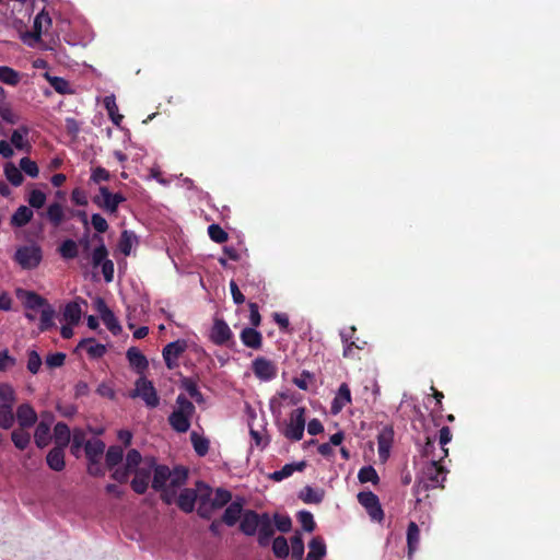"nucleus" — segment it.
<instances>
[{
	"mask_svg": "<svg viewBox=\"0 0 560 560\" xmlns=\"http://www.w3.org/2000/svg\"><path fill=\"white\" fill-rule=\"evenodd\" d=\"M57 250L65 260L74 259L79 255L78 243L71 238L65 240Z\"/></svg>",
	"mask_w": 560,
	"mask_h": 560,
	"instance_id": "nucleus-33",
	"label": "nucleus"
},
{
	"mask_svg": "<svg viewBox=\"0 0 560 560\" xmlns=\"http://www.w3.org/2000/svg\"><path fill=\"white\" fill-rule=\"evenodd\" d=\"M187 341L185 339H177L167 343L162 351L165 365L168 370L176 369L179 357L186 351Z\"/></svg>",
	"mask_w": 560,
	"mask_h": 560,
	"instance_id": "nucleus-10",
	"label": "nucleus"
},
{
	"mask_svg": "<svg viewBox=\"0 0 560 560\" xmlns=\"http://www.w3.org/2000/svg\"><path fill=\"white\" fill-rule=\"evenodd\" d=\"M420 540V529L415 522H410L407 528V545H408V555L411 556L419 544Z\"/></svg>",
	"mask_w": 560,
	"mask_h": 560,
	"instance_id": "nucleus-40",
	"label": "nucleus"
},
{
	"mask_svg": "<svg viewBox=\"0 0 560 560\" xmlns=\"http://www.w3.org/2000/svg\"><path fill=\"white\" fill-rule=\"evenodd\" d=\"M298 521L301 523L303 529L307 533L314 532L316 524L313 514L308 511H300L298 513Z\"/></svg>",
	"mask_w": 560,
	"mask_h": 560,
	"instance_id": "nucleus-59",
	"label": "nucleus"
},
{
	"mask_svg": "<svg viewBox=\"0 0 560 560\" xmlns=\"http://www.w3.org/2000/svg\"><path fill=\"white\" fill-rule=\"evenodd\" d=\"M48 467L54 471H61L66 467L65 448L54 446L46 456Z\"/></svg>",
	"mask_w": 560,
	"mask_h": 560,
	"instance_id": "nucleus-23",
	"label": "nucleus"
},
{
	"mask_svg": "<svg viewBox=\"0 0 560 560\" xmlns=\"http://www.w3.org/2000/svg\"><path fill=\"white\" fill-rule=\"evenodd\" d=\"M93 240H97L100 242L98 246H96L91 254L92 266L97 268L103 264V261L108 259V250L103 242V237L95 234Z\"/></svg>",
	"mask_w": 560,
	"mask_h": 560,
	"instance_id": "nucleus-32",
	"label": "nucleus"
},
{
	"mask_svg": "<svg viewBox=\"0 0 560 560\" xmlns=\"http://www.w3.org/2000/svg\"><path fill=\"white\" fill-rule=\"evenodd\" d=\"M291 549H292V558L295 560H302L304 555V542L300 533H295L291 537Z\"/></svg>",
	"mask_w": 560,
	"mask_h": 560,
	"instance_id": "nucleus-56",
	"label": "nucleus"
},
{
	"mask_svg": "<svg viewBox=\"0 0 560 560\" xmlns=\"http://www.w3.org/2000/svg\"><path fill=\"white\" fill-rule=\"evenodd\" d=\"M240 338L247 348L258 350L262 346V335L256 328L245 327L241 331Z\"/></svg>",
	"mask_w": 560,
	"mask_h": 560,
	"instance_id": "nucleus-21",
	"label": "nucleus"
},
{
	"mask_svg": "<svg viewBox=\"0 0 560 560\" xmlns=\"http://www.w3.org/2000/svg\"><path fill=\"white\" fill-rule=\"evenodd\" d=\"M27 202L32 208L40 209L46 202V195L39 189H33L28 194Z\"/></svg>",
	"mask_w": 560,
	"mask_h": 560,
	"instance_id": "nucleus-60",
	"label": "nucleus"
},
{
	"mask_svg": "<svg viewBox=\"0 0 560 560\" xmlns=\"http://www.w3.org/2000/svg\"><path fill=\"white\" fill-rule=\"evenodd\" d=\"M214 506H212V502H208L205 497L200 499V503L197 510L198 515L203 520H210L212 513L214 511Z\"/></svg>",
	"mask_w": 560,
	"mask_h": 560,
	"instance_id": "nucleus-64",
	"label": "nucleus"
},
{
	"mask_svg": "<svg viewBox=\"0 0 560 560\" xmlns=\"http://www.w3.org/2000/svg\"><path fill=\"white\" fill-rule=\"evenodd\" d=\"M209 337L214 345L224 346L232 339L233 332L224 319L215 318Z\"/></svg>",
	"mask_w": 560,
	"mask_h": 560,
	"instance_id": "nucleus-13",
	"label": "nucleus"
},
{
	"mask_svg": "<svg viewBox=\"0 0 560 560\" xmlns=\"http://www.w3.org/2000/svg\"><path fill=\"white\" fill-rule=\"evenodd\" d=\"M357 328L351 326L348 331H341L340 338L343 343V357L347 359H357L360 360V357L357 354L355 350H362L366 346V341H360L358 338H354Z\"/></svg>",
	"mask_w": 560,
	"mask_h": 560,
	"instance_id": "nucleus-8",
	"label": "nucleus"
},
{
	"mask_svg": "<svg viewBox=\"0 0 560 560\" xmlns=\"http://www.w3.org/2000/svg\"><path fill=\"white\" fill-rule=\"evenodd\" d=\"M190 441L198 456H206L209 452V440L197 432L190 433Z\"/></svg>",
	"mask_w": 560,
	"mask_h": 560,
	"instance_id": "nucleus-46",
	"label": "nucleus"
},
{
	"mask_svg": "<svg viewBox=\"0 0 560 560\" xmlns=\"http://www.w3.org/2000/svg\"><path fill=\"white\" fill-rule=\"evenodd\" d=\"M305 466V462L285 464L280 470L273 471L269 477L273 481H281L290 477L294 471H302Z\"/></svg>",
	"mask_w": 560,
	"mask_h": 560,
	"instance_id": "nucleus-28",
	"label": "nucleus"
},
{
	"mask_svg": "<svg viewBox=\"0 0 560 560\" xmlns=\"http://www.w3.org/2000/svg\"><path fill=\"white\" fill-rule=\"evenodd\" d=\"M131 398L140 397L147 407L156 408L160 397L153 383L145 377H139L135 383V389L129 395Z\"/></svg>",
	"mask_w": 560,
	"mask_h": 560,
	"instance_id": "nucleus-4",
	"label": "nucleus"
},
{
	"mask_svg": "<svg viewBox=\"0 0 560 560\" xmlns=\"http://www.w3.org/2000/svg\"><path fill=\"white\" fill-rule=\"evenodd\" d=\"M46 215L48 221L58 228L65 221L63 208L59 202H52L48 206Z\"/></svg>",
	"mask_w": 560,
	"mask_h": 560,
	"instance_id": "nucleus-36",
	"label": "nucleus"
},
{
	"mask_svg": "<svg viewBox=\"0 0 560 560\" xmlns=\"http://www.w3.org/2000/svg\"><path fill=\"white\" fill-rule=\"evenodd\" d=\"M358 502L366 510L373 521L381 522L384 518V511L381 506L378 497L372 491L359 492Z\"/></svg>",
	"mask_w": 560,
	"mask_h": 560,
	"instance_id": "nucleus-7",
	"label": "nucleus"
},
{
	"mask_svg": "<svg viewBox=\"0 0 560 560\" xmlns=\"http://www.w3.org/2000/svg\"><path fill=\"white\" fill-rule=\"evenodd\" d=\"M393 430L386 429L377 436L378 454L381 457H386L389 453L392 445Z\"/></svg>",
	"mask_w": 560,
	"mask_h": 560,
	"instance_id": "nucleus-45",
	"label": "nucleus"
},
{
	"mask_svg": "<svg viewBox=\"0 0 560 560\" xmlns=\"http://www.w3.org/2000/svg\"><path fill=\"white\" fill-rule=\"evenodd\" d=\"M358 479L361 483L372 482L377 485L380 477L373 466H363L358 472Z\"/></svg>",
	"mask_w": 560,
	"mask_h": 560,
	"instance_id": "nucleus-49",
	"label": "nucleus"
},
{
	"mask_svg": "<svg viewBox=\"0 0 560 560\" xmlns=\"http://www.w3.org/2000/svg\"><path fill=\"white\" fill-rule=\"evenodd\" d=\"M124 458V450L121 446L112 445L105 455V463L108 469H114Z\"/></svg>",
	"mask_w": 560,
	"mask_h": 560,
	"instance_id": "nucleus-39",
	"label": "nucleus"
},
{
	"mask_svg": "<svg viewBox=\"0 0 560 560\" xmlns=\"http://www.w3.org/2000/svg\"><path fill=\"white\" fill-rule=\"evenodd\" d=\"M195 411L194 404L185 395L179 394L176 398V408L168 416L170 425L178 433H186Z\"/></svg>",
	"mask_w": 560,
	"mask_h": 560,
	"instance_id": "nucleus-1",
	"label": "nucleus"
},
{
	"mask_svg": "<svg viewBox=\"0 0 560 560\" xmlns=\"http://www.w3.org/2000/svg\"><path fill=\"white\" fill-rule=\"evenodd\" d=\"M42 358L36 350L27 351V370L32 374H37L42 366Z\"/></svg>",
	"mask_w": 560,
	"mask_h": 560,
	"instance_id": "nucleus-58",
	"label": "nucleus"
},
{
	"mask_svg": "<svg viewBox=\"0 0 560 560\" xmlns=\"http://www.w3.org/2000/svg\"><path fill=\"white\" fill-rule=\"evenodd\" d=\"M324 495L323 489H314L311 486L304 487L299 493V498L306 504H319Z\"/></svg>",
	"mask_w": 560,
	"mask_h": 560,
	"instance_id": "nucleus-27",
	"label": "nucleus"
},
{
	"mask_svg": "<svg viewBox=\"0 0 560 560\" xmlns=\"http://www.w3.org/2000/svg\"><path fill=\"white\" fill-rule=\"evenodd\" d=\"M275 526L281 533H289L292 528V521L288 515H280L276 513L273 515Z\"/></svg>",
	"mask_w": 560,
	"mask_h": 560,
	"instance_id": "nucleus-62",
	"label": "nucleus"
},
{
	"mask_svg": "<svg viewBox=\"0 0 560 560\" xmlns=\"http://www.w3.org/2000/svg\"><path fill=\"white\" fill-rule=\"evenodd\" d=\"M127 359L131 368L138 373L142 374L149 366V362L145 355L136 347H131L127 350Z\"/></svg>",
	"mask_w": 560,
	"mask_h": 560,
	"instance_id": "nucleus-22",
	"label": "nucleus"
},
{
	"mask_svg": "<svg viewBox=\"0 0 560 560\" xmlns=\"http://www.w3.org/2000/svg\"><path fill=\"white\" fill-rule=\"evenodd\" d=\"M243 506L244 503L242 499L231 502L225 509L221 522L230 527L234 526L240 521L241 516H243Z\"/></svg>",
	"mask_w": 560,
	"mask_h": 560,
	"instance_id": "nucleus-17",
	"label": "nucleus"
},
{
	"mask_svg": "<svg viewBox=\"0 0 560 560\" xmlns=\"http://www.w3.org/2000/svg\"><path fill=\"white\" fill-rule=\"evenodd\" d=\"M310 551L307 553L306 560H322V558L326 555V545L322 538L315 537L310 544Z\"/></svg>",
	"mask_w": 560,
	"mask_h": 560,
	"instance_id": "nucleus-35",
	"label": "nucleus"
},
{
	"mask_svg": "<svg viewBox=\"0 0 560 560\" xmlns=\"http://www.w3.org/2000/svg\"><path fill=\"white\" fill-rule=\"evenodd\" d=\"M452 440V432L448 427H442L439 432V443L441 445L440 459H444L448 456V448L445 447Z\"/></svg>",
	"mask_w": 560,
	"mask_h": 560,
	"instance_id": "nucleus-55",
	"label": "nucleus"
},
{
	"mask_svg": "<svg viewBox=\"0 0 560 560\" xmlns=\"http://www.w3.org/2000/svg\"><path fill=\"white\" fill-rule=\"evenodd\" d=\"M232 500V493L223 488H218L214 492V497L211 499L212 506L219 510L229 504Z\"/></svg>",
	"mask_w": 560,
	"mask_h": 560,
	"instance_id": "nucleus-48",
	"label": "nucleus"
},
{
	"mask_svg": "<svg viewBox=\"0 0 560 560\" xmlns=\"http://www.w3.org/2000/svg\"><path fill=\"white\" fill-rule=\"evenodd\" d=\"M103 103L113 124L119 126L121 120L124 119V116L118 113V106L116 104L115 96H105Z\"/></svg>",
	"mask_w": 560,
	"mask_h": 560,
	"instance_id": "nucleus-41",
	"label": "nucleus"
},
{
	"mask_svg": "<svg viewBox=\"0 0 560 560\" xmlns=\"http://www.w3.org/2000/svg\"><path fill=\"white\" fill-rule=\"evenodd\" d=\"M88 441H85V433L83 430L81 429H75L73 431V435H72V442H71V454L74 455L75 457H79V453H80V450L82 446L85 447V443Z\"/></svg>",
	"mask_w": 560,
	"mask_h": 560,
	"instance_id": "nucleus-54",
	"label": "nucleus"
},
{
	"mask_svg": "<svg viewBox=\"0 0 560 560\" xmlns=\"http://www.w3.org/2000/svg\"><path fill=\"white\" fill-rule=\"evenodd\" d=\"M180 387L187 392V394L197 402L202 404L205 401L202 393L199 390L197 382L191 377H182Z\"/></svg>",
	"mask_w": 560,
	"mask_h": 560,
	"instance_id": "nucleus-31",
	"label": "nucleus"
},
{
	"mask_svg": "<svg viewBox=\"0 0 560 560\" xmlns=\"http://www.w3.org/2000/svg\"><path fill=\"white\" fill-rule=\"evenodd\" d=\"M262 522V513L259 514L254 510H246L243 513L240 530L246 536L256 535L260 524Z\"/></svg>",
	"mask_w": 560,
	"mask_h": 560,
	"instance_id": "nucleus-14",
	"label": "nucleus"
},
{
	"mask_svg": "<svg viewBox=\"0 0 560 560\" xmlns=\"http://www.w3.org/2000/svg\"><path fill=\"white\" fill-rule=\"evenodd\" d=\"M0 399L2 400L1 407L13 409L15 401V392L9 384H0Z\"/></svg>",
	"mask_w": 560,
	"mask_h": 560,
	"instance_id": "nucleus-47",
	"label": "nucleus"
},
{
	"mask_svg": "<svg viewBox=\"0 0 560 560\" xmlns=\"http://www.w3.org/2000/svg\"><path fill=\"white\" fill-rule=\"evenodd\" d=\"M305 408L299 407L290 413L289 423L287 424L283 434L291 441H300L303 438L305 429Z\"/></svg>",
	"mask_w": 560,
	"mask_h": 560,
	"instance_id": "nucleus-6",
	"label": "nucleus"
},
{
	"mask_svg": "<svg viewBox=\"0 0 560 560\" xmlns=\"http://www.w3.org/2000/svg\"><path fill=\"white\" fill-rule=\"evenodd\" d=\"M252 371L258 380L269 382L277 376L278 366L273 361L265 357H257L252 362Z\"/></svg>",
	"mask_w": 560,
	"mask_h": 560,
	"instance_id": "nucleus-9",
	"label": "nucleus"
},
{
	"mask_svg": "<svg viewBox=\"0 0 560 560\" xmlns=\"http://www.w3.org/2000/svg\"><path fill=\"white\" fill-rule=\"evenodd\" d=\"M105 447V443L102 440L94 439L88 441L85 443V455L89 463L100 462Z\"/></svg>",
	"mask_w": 560,
	"mask_h": 560,
	"instance_id": "nucleus-25",
	"label": "nucleus"
},
{
	"mask_svg": "<svg viewBox=\"0 0 560 560\" xmlns=\"http://www.w3.org/2000/svg\"><path fill=\"white\" fill-rule=\"evenodd\" d=\"M145 464H147L145 467H141V468H138L132 471L135 474V477L131 480L130 486H131V489L137 494L145 493L148 490V487H149V480L151 477V467H150V462H148V458H145Z\"/></svg>",
	"mask_w": 560,
	"mask_h": 560,
	"instance_id": "nucleus-15",
	"label": "nucleus"
},
{
	"mask_svg": "<svg viewBox=\"0 0 560 560\" xmlns=\"http://www.w3.org/2000/svg\"><path fill=\"white\" fill-rule=\"evenodd\" d=\"M19 167L21 172H24L27 176L32 178H36L39 175V168L37 163L27 156H24L20 160Z\"/></svg>",
	"mask_w": 560,
	"mask_h": 560,
	"instance_id": "nucleus-53",
	"label": "nucleus"
},
{
	"mask_svg": "<svg viewBox=\"0 0 560 560\" xmlns=\"http://www.w3.org/2000/svg\"><path fill=\"white\" fill-rule=\"evenodd\" d=\"M142 462V456L139 451L131 448L127 452L125 465L132 471L140 468L139 465Z\"/></svg>",
	"mask_w": 560,
	"mask_h": 560,
	"instance_id": "nucleus-61",
	"label": "nucleus"
},
{
	"mask_svg": "<svg viewBox=\"0 0 560 560\" xmlns=\"http://www.w3.org/2000/svg\"><path fill=\"white\" fill-rule=\"evenodd\" d=\"M148 462H150L151 471L153 470V480H152V489L160 490L164 489L167 486V481L172 476V471L166 465H159L154 457H149Z\"/></svg>",
	"mask_w": 560,
	"mask_h": 560,
	"instance_id": "nucleus-12",
	"label": "nucleus"
},
{
	"mask_svg": "<svg viewBox=\"0 0 560 560\" xmlns=\"http://www.w3.org/2000/svg\"><path fill=\"white\" fill-rule=\"evenodd\" d=\"M13 259L22 269H35L43 260L42 247L37 244L20 246L16 249Z\"/></svg>",
	"mask_w": 560,
	"mask_h": 560,
	"instance_id": "nucleus-3",
	"label": "nucleus"
},
{
	"mask_svg": "<svg viewBox=\"0 0 560 560\" xmlns=\"http://www.w3.org/2000/svg\"><path fill=\"white\" fill-rule=\"evenodd\" d=\"M172 471V476L168 479L170 483L167 486L177 489L184 486L188 478V469L184 466H176Z\"/></svg>",
	"mask_w": 560,
	"mask_h": 560,
	"instance_id": "nucleus-42",
	"label": "nucleus"
},
{
	"mask_svg": "<svg viewBox=\"0 0 560 560\" xmlns=\"http://www.w3.org/2000/svg\"><path fill=\"white\" fill-rule=\"evenodd\" d=\"M125 201L121 192H112L107 186H100L98 194L92 197V202L108 214H116L119 205Z\"/></svg>",
	"mask_w": 560,
	"mask_h": 560,
	"instance_id": "nucleus-2",
	"label": "nucleus"
},
{
	"mask_svg": "<svg viewBox=\"0 0 560 560\" xmlns=\"http://www.w3.org/2000/svg\"><path fill=\"white\" fill-rule=\"evenodd\" d=\"M4 176L9 180V183L14 187L21 186L24 180V176L20 167H16L12 162H8L4 165Z\"/></svg>",
	"mask_w": 560,
	"mask_h": 560,
	"instance_id": "nucleus-38",
	"label": "nucleus"
},
{
	"mask_svg": "<svg viewBox=\"0 0 560 560\" xmlns=\"http://www.w3.org/2000/svg\"><path fill=\"white\" fill-rule=\"evenodd\" d=\"M94 306L107 329L115 336L119 335L121 332V326L113 311L107 306L105 300L97 298L94 302Z\"/></svg>",
	"mask_w": 560,
	"mask_h": 560,
	"instance_id": "nucleus-11",
	"label": "nucleus"
},
{
	"mask_svg": "<svg viewBox=\"0 0 560 560\" xmlns=\"http://www.w3.org/2000/svg\"><path fill=\"white\" fill-rule=\"evenodd\" d=\"M44 23L46 24V26H50L51 18L49 16V14L47 12H45L43 10L42 12H39L36 15L35 20H34L33 32H34V36L36 39H39L42 36Z\"/></svg>",
	"mask_w": 560,
	"mask_h": 560,
	"instance_id": "nucleus-52",
	"label": "nucleus"
},
{
	"mask_svg": "<svg viewBox=\"0 0 560 560\" xmlns=\"http://www.w3.org/2000/svg\"><path fill=\"white\" fill-rule=\"evenodd\" d=\"M55 443L57 447L66 448L70 443L71 432L65 422H58L54 428Z\"/></svg>",
	"mask_w": 560,
	"mask_h": 560,
	"instance_id": "nucleus-29",
	"label": "nucleus"
},
{
	"mask_svg": "<svg viewBox=\"0 0 560 560\" xmlns=\"http://www.w3.org/2000/svg\"><path fill=\"white\" fill-rule=\"evenodd\" d=\"M272 551L277 558L283 559L289 556L290 549L285 537L278 536L272 541Z\"/></svg>",
	"mask_w": 560,
	"mask_h": 560,
	"instance_id": "nucleus-51",
	"label": "nucleus"
},
{
	"mask_svg": "<svg viewBox=\"0 0 560 560\" xmlns=\"http://www.w3.org/2000/svg\"><path fill=\"white\" fill-rule=\"evenodd\" d=\"M351 402V392L347 383H342L334 398L330 407L332 415H338L348 404Z\"/></svg>",
	"mask_w": 560,
	"mask_h": 560,
	"instance_id": "nucleus-20",
	"label": "nucleus"
},
{
	"mask_svg": "<svg viewBox=\"0 0 560 560\" xmlns=\"http://www.w3.org/2000/svg\"><path fill=\"white\" fill-rule=\"evenodd\" d=\"M33 211L26 206H20L11 217V225L15 228L25 226L33 218Z\"/></svg>",
	"mask_w": 560,
	"mask_h": 560,
	"instance_id": "nucleus-30",
	"label": "nucleus"
},
{
	"mask_svg": "<svg viewBox=\"0 0 560 560\" xmlns=\"http://www.w3.org/2000/svg\"><path fill=\"white\" fill-rule=\"evenodd\" d=\"M16 419L22 429H27L36 423L37 413L30 404H22L18 407Z\"/></svg>",
	"mask_w": 560,
	"mask_h": 560,
	"instance_id": "nucleus-18",
	"label": "nucleus"
},
{
	"mask_svg": "<svg viewBox=\"0 0 560 560\" xmlns=\"http://www.w3.org/2000/svg\"><path fill=\"white\" fill-rule=\"evenodd\" d=\"M16 296L24 301V306L28 310L45 308L49 304L45 298L34 291L18 289Z\"/></svg>",
	"mask_w": 560,
	"mask_h": 560,
	"instance_id": "nucleus-16",
	"label": "nucleus"
},
{
	"mask_svg": "<svg viewBox=\"0 0 560 560\" xmlns=\"http://www.w3.org/2000/svg\"><path fill=\"white\" fill-rule=\"evenodd\" d=\"M54 317H55V310L52 308V306L50 304H48L45 308L42 310L40 320H39V326H38L39 330L44 332V331H48L51 328H54L55 327Z\"/></svg>",
	"mask_w": 560,
	"mask_h": 560,
	"instance_id": "nucleus-44",
	"label": "nucleus"
},
{
	"mask_svg": "<svg viewBox=\"0 0 560 560\" xmlns=\"http://www.w3.org/2000/svg\"><path fill=\"white\" fill-rule=\"evenodd\" d=\"M11 440L16 448L25 450L31 441V435L24 431V429L13 430L11 433Z\"/></svg>",
	"mask_w": 560,
	"mask_h": 560,
	"instance_id": "nucleus-50",
	"label": "nucleus"
},
{
	"mask_svg": "<svg viewBox=\"0 0 560 560\" xmlns=\"http://www.w3.org/2000/svg\"><path fill=\"white\" fill-rule=\"evenodd\" d=\"M197 491L190 488H185L182 490L177 498L178 508L185 513H191L195 509V503L197 500Z\"/></svg>",
	"mask_w": 560,
	"mask_h": 560,
	"instance_id": "nucleus-24",
	"label": "nucleus"
},
{
	"mask_svg": "<svg viewBox=\"0 0 560 560\" xmlns=\"http://www.w3.org/2000/svg\"><path fill=\"white\" fill-rule=\"evenodd\" d=\"M256 534H258L257 541L259 546L267 547L270 544L275 535V528L268 513H262V522Z\"/></svg>",
	"mask_w": 560,
	"mask_h": 560,
	"instance_id": "nucleus-19",
	"label": "nucleus"
},
{
	"mask_svg": "<svg viewBox=\"0 0 560 560\" xmlns=\"http://www.w3.org/2000/svg\"><path fill=\"white\" fill-rule=\"evenodd\" d=\"M82 315L81 306L78 302L72 301L66 304L63 310V318L71 325H78Z\"/></svg>",
	"mask_w": 560,
	"mask_h": 560,
	"instance_id": "nucleus-34",
	"label": "nucleus"
},
{
	"mask_svg": "<svg viewBox=\"0 0 560 560\" xmlns=\"http://www.w3.org/2000/svg\"><path fill=\"white\" fill-rule=\"evenodd\" d=\"M208 234L209 237L218 244H222L229 238V234L219 224L214 223L209 225Z\"/></svg>",
	"mask_w": 560,
	"mask_h": 560,
	"instance_id": "nucleus-57",
	"label": "nucleus"
},
{
	"mask_svg": "<svg viewBox=\"0 0 560 560\" xmlns=\"http://www.w3.org/2000/svg\"><path fill=\"white\" fill-rule=\"evenodd\" d=\"M79 348H84L92 359L102 358L106 353V347L95 342L94 338H85L79 342Z\"/></svg>",
	"mask_w": 560,
	"mask_h": 560,
	"instance_id": "nucleus-26",
	"label": "nucleus"
},
{
	"mask_svg": "<svg viewBox=\"0 0 560 560\" xmlns=\"http://www.w3.org/2000/svg\"><path fill=\"white\" fill-rule=\"evenodd\" d=\"M14 423L13 409L0 407V427L4 430L12 428Z\"/></svg>",
	"mask_w": 560,
	"mask_h": 560,
	"instance_id": "nucleus-63",
	"label": "nucleus"
},
{
	"mask_svg": "<svg viewBox=\"0 0 560 560\" xmlns=\"http://www.w3.org/2000/svg\"><path fill=\"white\" fill-rule=\"evenodd\" d=\"M0 81L4 84L15 86L21 81V74L13 68L0 66Z\"/></svg>",
	"mask_w": 560,
	"mask_h": 560,
	"instance_id": "nucleus-43",
	"label": "nucleus"
},
{
	"mask_svg": "<svg viewBox=\"0 0 560 560\" xmlns=\"http://www.w3.org/2000/svg\"><path fill=\"white\" fill-rule=\"evenodd\" d=\"M34 439L37 447L43 448L50 441V427L44 421L39 422L35 429Z\"/></svg>",
	"mask_w": 560,
	"mask_h": 560,
	"instance_id": "nucleus-37",
	"label": "nucleus"
},
{
	"mask_svg": "<svg viewBox=\"0 0 560 560\" xmlns=\"http://www.w3.org/2000/svg\"><path fill=\"white\" fill-rule=\"evenodd\" d=\"M443 459H440V456H432V459L425 466L423 470V476L429 483L423 486L424 490L429 488H444L443 482L445 481L446 469L441 464Z\"/></svg>",
	"mask_w": 560,
	"mask_h": 560,
	"instance_id": "nucleus-5",
	"label": "nucleus"
}]
</instances>
